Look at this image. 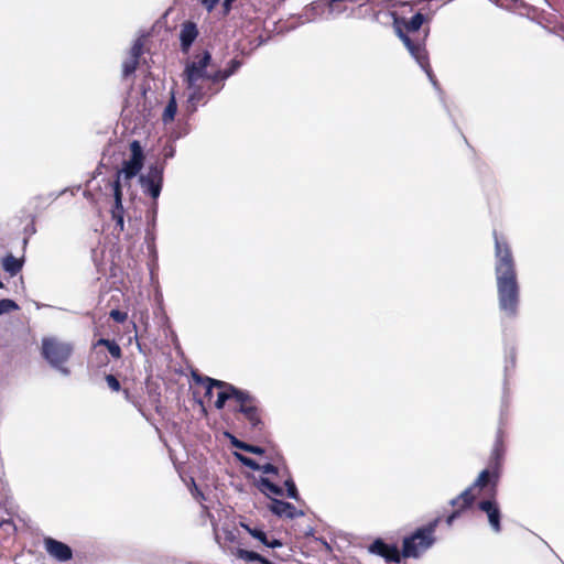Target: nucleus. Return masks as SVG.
<instances>
[{
    "label": "nucleus",
    "instance_id": "43",
    "mask_svg": "<svg viewBox=\"0 0 564 564\" xmlns=\"http://www.w3.org/2000/svg\"><path fill=\"white\" fill-rule=\"evenodd\" d=\"M225 538L229 542H236V540H237V538H236V535H235V533L232 531L226 532Z\"/></svg>",
    "mask_w": 564,
    "mask_h": 564
},
{
    "label": "nucleus",
    "instance_id": "1",
    "mask_svg": "<svg viewBox=\"0 0 564 564\" xmlns=\"http://www.w3.org/2000/svg\"><path fill=\"white\" fill-rule=\"evenodd\" d=\"M492 237L499 308L506 316L514 317L518 314L520 303V285L516 261L508 237L496 229L492 231Z\"/></svg>",
    "mask_w": 564,
    "mask_h": 564
},
{
    "label": "nucleus",
    "instance_id": "45",
    "mask_svg": "<svg viewBox=\"0 0 564 564\" xmlns=\"http://www.w3.org/2000/svg\"><path fill=\"white\" fill-rule=\"evenodd\" d=\"M173 152H174V150H173L172 148H170L169 150H166V151H165L164 156H165V158L173 156Z\"/></svg>",
    "mask_w": 564,
    "mask_h": 564
},
{
    "label": "nucleus",
    "instance_id": "16",
    "mask_svg": "<svg viewBox=\"0 0 564 564\" xmlns=\"http://www.w3.org/2000/svg\"><path fill=\"white\" fill-rule=\"evenodd\" d=\"M269 509L272 513L280 518L295 519L297 517L304 516V512L297 510L296 507L291 502L279 499H272Z\"/></svg>",
    "mask_w": 564,
    "mask_h": 564
},
{
    "label": "nucleus",
    "instance_id": "19",
    "mask_svg": "<svg viewBox=\"0 0 564 564\" xmlns=\"http://www.w3.org/2000/svg\"><path fill=\"white\" fill-rule=\"evenodd\" d=\"M357 0H319L317 3L328 8L330 14H341L348 9V3H356Z\"/></svg>",
    "mask_w": 564,
    "mask_h": 564
},
{
    "label": "nucleus",
    "instance_id": "5",
    "mask_svg": "<svg viewBox=\"0 0 564 564\" xmlns=\"http://www.w3.org/2000/svg\"><path fill=\"white\" fill-rule=\"evenodd\" d=\"M503 437V431L499 429L491 451L489 466L481 470L475 480V486H480V488L491 487L492 495H496L498 490L500 469L506 452Z\"/></svg>",
    "mask_w": 564,
    "mask_h": 564
},
{
    "label": "nucleus",
    "instance_id": "6",
    "mask_svg": "<svg viewBox=\"0 0 564 564\" xmlns=\"http://www.w3.org/2000/svg\"><path fill=\"white\" fill-rule=\"evenodd\" d=\"M228 402L234 403L232 411L235 413H241L253 431L262 430L263 422L261 420L260 409L253 395L248 391L235 387V391L230 393V400ZM229 405L231 406V403H229Z\"/></svg>",
    "mask_w": 564,
    "mask_h": 564
},
{
    "label": "nucleus",
    "instance_id": "22",
    "mask_svg": "<svg viewBox=\"0 0 564 564\" xmlns=\"http://www.w3.org/2000/svg\"><path fill=\"white\" fill-rule=\"evenodd\" d=\"M176 111H177V104H176L175 97L172 96L163 111V115H162L163 122L167 123V122L173 121L175 118Z\"/></svg>",
    "mask_w": 564,
    "mask_h": 564
},
{
    "label": "nucleus",
    "instance_id": "42",
    "mask_svg": "<svg viewBox=\"0 0 564 564\" xmlns=\"http://www.w3.org/2000/svg\"><path fill=\"white\" fill-rule=\"evenodd\" d=\"M122 393H123V397L124 399L128 401V402H131L133 404H135L133 398H132V394L130 393L129 389H121Z\"/></svg>",
    "mask_w": 564,
    "mask_h": 564
},
{
    "label": "nucleus",
    "instance_id": "28",
    "mask_svg": "<svg viewBox=\"0 0 564 564\" xmlns=\"http://www.w3.org/2000/svg\"><path fill=\"white\" fill-rule=\"evenodd\" d=\"M284 485L286 487L288 497L297 500L299 499V491L297 488L293 481L292 478H289L284 481Z\"/></svg>",
    "mask_w": 564,
    "mask_h": 564
},
{
    "label": "nucleus",
    "instance_id": "20",
    "mask_svg": "<svg viewBox=\"0 0 564 564\" xmlns=\"http://www.w3.org/2000/svg\"><path fill=\"white\" fill-rule=\"evenodd\" d=\"M231 554L237 556L240 560H243L246 562H256L258 564H264L267 561V557L254 552V551H248L241 547H237L231 551Z\"/></svg>",
    "mask_w": 564,
    "mask_h": 564
},
{
    "label": "nucleus",
    "instance_id": "46",
    "mask_svg": "<svg viewBox=\"0 0 564 564\" xmlns=\"http://www.w3.org/2000/svg\"><path fill=\"white\" fill-rule=\"evenodd\" d=\"M272 556L278 560H284L283 557L279 556L278 553L273 552Z\"/></svg>",
    "mask_w": 564,
    "mask_h": 564
},
{
    "label": "nucleus",
    "instance_id": "9",
    "mask_svg": "<svg viewBox=\"0 0 564 564\" xmlns=\"http://www.w3.org/2000/svg\"><path fill=\"white\" fill-rule=\"evenodd\" d=\"M482 490L480 486H475V481L467 487L462 494L449 501V505L454 508L453 511L446 517L445 522L451 527L454 521L459 518L465 511L470 509L476 501V490Z\"/></svg>",
    "mask_w": 564,
    "mask_h": 564
},
{
    "label": "nucleus",
    "instance_id": "4",
    "mask_svg": "<svg viewBox=\"0 0 564 564\" xmlns=\"http://www.w3.org/2000/svg\"><path fill=\"white\" fill-rule=\"evenodd\" d=\"M442 518L436 517L425 525L417 528L414 532L403 539L402 555L404 558H417L427 551L436 541L435 531Z\"/></svg>",
    "mask_w": 564,
    "mask_h": 564
},
{
    "label": "nucleus",
    "instance_id": "47",
    "mask_svg": "<svg viewBox=\"0 0 564 564\" xmlns=\"http://www.w3.org/2000/svg\"><path fill=\"white\" fill-rule=\"evenodd\" d=\"M491 1L495 2L496 4L500 3V0H491Z\"/></svg>",
    "mask_w": 564,
    "mask_h": 564
},
{
    "label": "nucleus",
    "instance_id": "44",
    "mask_svg": "<svg viewBox=\"0 0 564 564\" xmlns=\"http://www.w3.org/2000/svg\"><path fill=\"white\" fill-rule=\"evenodd\" d=\"M240 527L243 528L248 533H250V531L253 529L245 522H240Z\"/></svg>",
    "mask_w": 564,
    "mask_h": 564
},
{
    "label": "nucleus",
    "instance_id": "36",
    "mask_svg": "<svg viewBox=\"0 0 564 564\" xmlns=\"http://www.w3.org/2000/svg\"><path fill=\"white\" fill-rule=\"evenodd\" d=\"M263 545L268 546V547H271V549H275V547H281L283 546V543L281 540L279 539H269L267 536V543H263Z\"/></svg>",
    "mask_w": 564,
    "mask_h": 564
},
{
    "label": "nucleus",
    "instance_id": "26",
    "mask_svg": "<svg viewBox=\"0 0 564 564\" xmlns=\"http://www.w3.org/2000/svg\"><path fill=\"white\" fill-rule=\"evenodd\" d=\"M105 380L107 382V386L108 388L112 391V392H119L121 391V383L120 381L118 380V378L111 373L109 375H106L105 376Z\"/></svg>",
    "mask_w": 564,
    "mask_h": 564
},
{
    "label": "nucleus",
    "instance_id": "24",
    "mask_svg": "<svg viewBox=\"0 0 564 564\" xmlns=\"http://www.w3.org/2000/svg\"><path fill=\"white\" fill-rule=\"evenodd\" d=\"M139 61L135 58L129 57L127 61L122 64V75L123 77H129L132 75L135 69L138 68Z\"/></svg>",
    "mask_w": 564,
    "mask_h": 564
},
{
    "label": "nucleus",
    "instance_id": "48",
    "mask_svg": "<svg viewBox=\"0 0 564 564\" xmlns=\"http://www.w3.org/2000/svg\"><path fill=\"white\" fill-rule=\"evenodd\" d=\"M3 288V283L0 281V289Z\"/></svg>",
    "mask_w": 564,
    "mask_h": 564
},
{
    "label": "nucleus",
    "instance_id": "8",
    "mask_svg": "<svg viewBox=\"0 0 564 564\" xmlns=\"http://www.w3.org/2000/svg\"><path fill=\"white\" fill-rule=\"evenodd\" d=\"M73 352V346L68 343L58 340L55 337H44L42 339V356L53 366L59 367L65 364Z\"/></svg>",
    "mask_w": 564,
    "mask_h": 564
},
{
    "label": "nucleus",
    "instance_id": "3",
    "mask_svg": "<svg viewBox=\"0 0 564 564\" xmlns=\"http://www.w3.org/2000/svg\"><path fill=\"white\" fill-rule=\"evenodd\" d=\"M212 55L208 51L195 56L194 61L188 62L183 73V80L189 90L188 101L195 104L202 101L207 95L200 85L207 77V66L210 64Z\"/></svg>",
    "mask_w": 564,
    "mask_h": 564
},
{
    "label": "nucleus",
    "instance_id": "17",
    "mask_svg": "<svg viewBox=\"0 0 564 564\" xmlns=\"http://www.w3.org/2000/svg\"><path fill=\"white\" fill-rule=\"evenodd\" d=\"M198 36V30L194 22L187 21L182 24L180 32L181 50L183 53H188L192 44Z\"/></svg>",
    "mask_w": 564,
    "mask_h": 564
},
{
    "label": "nucleus",
    "instance_id": "35",
    "mask_svg": "<svg viewBox=\"0 0 564 564\" xmlns=\"http://www.w3.org/2000/svg\"><path fill=\"white\" fill-rule=\"evenodd\" d=\"M231 444H232L234 447H236L238 449H241V451H245V452L248 451V445L249 444L246 443V442H242V441H240V440H238L236 437H232Z\"/></svg>",
    "mask_w": 564,
    "mask_h": 564
},
{
    "label": "nucleus",
    "instance_id": "30",
    "mask_svg": "<svg viewBox=\"0 0 564 564\" xmlns=\"http://www.w3.org/2000/svg\"><path fill=\"white\" fill-rule=\"evenodd\" d=\"M241 66V62L239 59H231L228 64V67L225 68V76L230 77L231 75H234L238 68Z\"/></svg>",
    "mask_w": 564,
    "mask_h": 564
},
{
    "label": "nucleus",
    "instance_id": "12",
    "mask_svg": "<svg viewBox=\"0 0 564 564\" xmlns=\"http://www.w3.org/2000/svg\"><path fill=\"white\" fill-rule=\"evenodd\" d=\"M141 185L147 194L154 200L161 194L163 182V169L159 166H151L147 176H141Z\"/></svg>",
    "mask_w": 564,
    "mask_h": 564
},
{
    "label": "nucleus",
    "instance_id": "37",
    "mask_svg": "<svg viewBox=\"0 0 564 564\" xmlns=\"http://www.w3.org/2000/svg\"><path fill=\"white\" fill-rule=\"evenodd\" d=\"M260 470H262L264 474H278V467L270 463L260 466Z\"/></svg>",
    "mask_w": 564,
    "mask_h": 564
},
{
    "label": "nucleus",
    "instance_id": "2",
    "mask_svg": "<svg viewBox=\"0 0 564 564\" xmlns=\"http://www.w3.org/2000/svg\"><path fill=\"white\" fill-rule=\"evenodd\" d=\"M395 34L403 42L411 56L417 62L430 78L433 77L432 67L426 51V39L430 29H422L425 17L417 12L411 19L392 13Z\"/></svg>",
    "mask_w": 564,
    "mask_h": 564
},
{
    "label": "nucleus",
    "instance_id": "41",
    "mask_svg": "<svg viewBox=\"0 0 564 564\" xmlns=\"http://www.w3.org/2000/svg\"><path fill=\"white\" fill-rule=\"evenodd\" d=\"M192 494L195 496L196 499H205L204 494L199 490V488L196 486L194 481Z\"/></svg>",
    "mask_w": 564,
    "mask_h": 564
},
{
    "label": "nucleus",
    "instance_id": "14",
    "mask_svg": "<svg viewBox=\"0 0 564 564\" xmlns=\"http://www.w3.org/2000/svg\"><path fill=\"white\" fill-rule=\"evenodd\" d=\"M43 544L47 554L58 562H67L73 557V551L66 543L46 536Z\"/></svg>",
    "mask_w": 564,
    "mask_h": 564
},
{
    "label": "nucleus",
    "instance_id": "18",
    "mask_svg": "<svg viewBox=\"0 0 564 564\" xmlns=\"http://www.w3.org/2000/svg\"><path fill=\"white\" fill-rule=\"evenodd\" d=\"M24 258H15L11 253L7 254L2 259V269L8 272L11 276L17 275L23 268Z\"/></svg>",
    "mask_w": 564,
    "mask_h": 564
},
{
    "label": "nucleus",
    "instance_id": "34",
    "mask_svg": "<svg viewBox=\"0 0 564 564\" xmlns=\"http://www.w3.org/2000/svg\"><path fill=\"white\" fill-rule=\"evenodd\" d=\"M252 538L259 540L262 544L263 543H267V533L264 531H262L261 529H258V528H253L250 533H249Z\"/></svg>",
    "mask_w": 564,
    "mask_h": 564
},
{
    "label": "nucleus",
    "instance_id": "32",
    "mask_svg": "<svg viewBox=\"0 0 564 564\" xmlns=\"http://www.w3.org/2000/svg\"><path fill=\"white\" fill-rule=\"evenodd\" d=\"M142 53H143V44L141 43V41H137L133 44V46L131 47L130 57L140 61Z\"/></svg>",
    "mask_w": 564,
    "mask_h": 564
},
{
    "label": "nucleus",
    "instance_id": "11",
    "mask_svg": "<svg viewBox=\"0 0 564 564\" xmlns=\"http://www.w3.org/2000/svg\"><path fill=\"white\" fill-rule=\"evenodd\" d=\"M488 488H489L490 498L480 500L477 503V508L481 512L486 513L488 523H489L492 532L500 533L502 531V525H501L502 514H501L499 503L496 500L497 494L492 495L491 487H488Z\"/></svg>",
    "mask_w": 564,
    "mask_h": 564
},
{
    "label": "nucleus",
    "instance_id": "31",
    "mask_svg": "<svg viewBox=\"0 0 564 564\" xmlns=\"http://www.w3.org/2000/svg\"><path fill=\"white\" fill-rule=\"evenodd\" d=\"M109 316L117 323H124L128 318L127 312L120 310H111Z\"/></svg>",
    "mask_w": 564,
    "mask_h": 564
},
{
    "label": "nucleus",
    "instance_id": "29",
    "mask_svg": "<svg viewBox=\"0 0 564 564\" xmlns=\"http://www.w3.org/2000/svg\"><path fill=\"white\" fill-rule=\"evenodd\" d=\"M206 79L210 80L213 84H217V83H220V82L227 79V76H225L224 69H218V70L214 72L213 74L207 73Z\"/></svg>",
    "mask_w": 564,
    "mask_h": 564
},
{
    "label": "nucleus",
    "instance_id": "38",
    "mask_svg": "<svg viewBox=\"0 0 564 564\" xmlns=\"http://www.w3.org/2000/svg\"><path fill=\"white\" fill-rule=\"evenodd\" d=\"M200 3L205 7V9L210 12L217 6L219 0H199Z\"/></svg>",
    "mask_w": 564,
    "mask_h": 564
},
{
    "label": "nucleus",
    "instance_id": "15",
    "mask_svg": "<svg viewBox=\"0 0 564 564\" xmlns=\"http://www.w3.org/2000/svg\"><path fill=\"white\" fill-rule=\"evenodd\" d=\"M112 189L115 203L111 209V218L116 221V228H118L119 231H122L124 227V209L122 205V187L120 183V173L112 183Z\"/></svg>",
    "mask_w": 564,
    "mask_h": 564
},
{
    "label": "nucleus",
    "instance_id": "21",
    "mask_svg": "<svg viewBox=\"0 0 564 564\" xmlns=\"http://www.w3.org/2000/svg\"><path fill=\"white\" fill-rule=\"evenodd\" d=\"M95 346H105L110 356L115 359H120L122 357V350L116 340L99 338Z\"/></svg>",
    "mask_w": 564,
    "mask_h": 564
},
{
    "label": "nucleus",
    "instance_id": "33",
    "mask_svg": "<svg viewBox=\"0 0 564 564\" xmlns=\"http://www.w3.org/2000/svg\"><path fill=\"white\" fill-rule=\"evenodd\" d=\"M29 218H30V225H28L25 227V232L28 234V236H31V235L35 234V231H36V229H35V217L33 215H30ZM28 240H29V237H25L23 239L24 245L28 243Z\"/></svg>",
    "mask_w": 564,
    "mask_h": 564
},
{
    "label": "nucleus",
    "instance_id": "39",
    "mask_svg": "<svg viewBox=\"0 0 564 564\" xmlns=\"http://www.w3.org/2000/svg\"><path fill=\"white\" fill-rule=\"evenodd\" d=\"M236 0H225L224 3H223V14L224 15H228L229 12L231 11V8H232V3L235 2Z\"/></svg>",
    "mask_w": 564,
    "mask_h": 564
},
{
    "label": "nucleus",
    "instance_id": "13",
    "mask_svg": "<svg viewBox=\"0 0 564 564\" xmlns=\"http://www.w3.org/2000/svg\"><path fill=\"white\" fill-rule=\"evenodd\" d=\"M369 551L383 557L387 562L399 564L403 557L402 551L395 544H388L381 539H377L369 546Z\"/></svg>",
    "mask_w": 564,
    "mask_h": 564
},
{
    "label": "nucleus",
    "instance_id": "25",
    "mask_svg": "<svg viewBox=\"0 0 564 564\" xmlns=\"http://www.w3.org/2000/svg\"><path fill=\"white\" fill-rule=\"evenodd\" d=\"M18 304L10 299L0 300V315L18 310Z\"/></svg>",
    "mask_w": 564,
    "mask_h": 564
},
{
    "label": "nucleus",
    "instance_id": "7",
    "mask_svg": "<svg viewBox=\"0 0 564 564\" xmlns=\"http://www.w3.org/2000/svg\"><path fill=\"white\" fill-rule=\"evenodd\" d=\"M193 381L204 389V398L210 402L214 397V389H218L217 399L215 401L216 409H223L230 400V393L235 391V386L226 381L217 380L196 372L192 373Z\"/></svg>",
    "mask_w": 564,
    "mask_h": 564
},
{
    "label": "nucleus",
    "instance_id": "27",
    "mask_svg": "<svg viewBox=\"0 0 564 564\" xmlns=\"http://www.w3.org/2000/svg\"><path fill=\"white\" fill-rule=\"evenodd\" d=\"M236 456L242 465H245L253 470H260V465L254 459L243 456L241 454H236Z\"/></svg>",
    "mask_w": 564,
    "mask_h": 564
},
{
    "label": "nucleus",
    "instance_id": "10",
    "mask_svg": "<svg viewBox=\"0 0 564 564\" xmlns=\"http://www.w3.org/2000/svg\"><path fill=\"white\" fill-rule=\"evenodd\" d=\"M130 159L123 162L122 170L117 172L116 178L120 173V175H124L126 180H131L142 170L144 163V153L141 143L138 140H133L130 143Z\"/></svg>",
    "mask_w": 564,
    "mask_h": 564
},
{
    "label": "nucleus",
    "instance_id": "23",
    "mask_svg": "<svg viewBox=\"0 0 564 564\" xmlns=\"http://www.w3.org/2000/svg\"><path fill=\"white\" fill-rule=\"evenodd\" d=\"M260 489L264 494H273L275 496H282L283 490L280 486L273 484L268 478H261L260 479Z\"/></svg>",
    "mask_w": 564,
    "mask_h": 564
},
{
    "label": "nucleus",
    "instance_id": "40",
    "mask_svg": "<svg viewBox=\"0 0 564 564\" xmlns=\"http://www.w3.org/2000/svg\"><path fill=\"white\" fill-rule=\"evenodd\" d=\"M247 453L262 455L264 453V449L260 446L249 444Z\"/></svg>",
    "mask_w": 564,
    "mask_h": 564
}]
</instances>
